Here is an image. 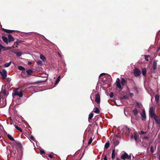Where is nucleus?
Listing matches in <instances>:
<instances>
[{"instance_id":"nucleus-7","label":"nucleus","mask_w":160,"mask_h":160,"mask_svg":"<svg viewBox=\"0 0 160 160\" xmlns=\"http://www.w3.org/2000/svg\"><path fill=\"white\" fill-rule=\"evenodd\" d=\"M112 142L114 144L115 146L118 145L119 143V141L116 138H113L112 139Z\"/></svg>"},{"instance_id":"nucleus-17","label":"nucleus","mask_w":160,"mask_h":160,"mask_svg":"<svg viewBox=\"0 0 160 160\" xmlns=\"http://www.w3.org/2000/svg\"><path fill=\"white\" fill-rule=\"evenodd\" d=\"M141 115L143 120L146 119V116L145 115V111L144 110H143V113H141Z\"/></svg>"},{"instance_id":"nucleus-52","label":"nucleus","mask_w":160,"mask_h":160,"mask_svg":"<svg viewBox=\"0 0 160 160\" xmlns=\"http://www.w3.org/2000/svg\"><path fill=\"white\" fill-rule=\"evenodd\" d=\"M45 82V81H38V83L43 82Z\"/></svg>"},{"instance_id":"nucleus-46","label":"nucleus","mask_w":160,"mask_h":160,"mask_svg":"<svg viewBox=\"0 0 160 160\" xmlns=\"http://www.w3.org/2000/svg\"><path fill=\"white\" fill-rule=\"evenodd\" d=\"M105 74H106V73H102L100 74L99 77H100L102 76H103L105 75Z\"/></svg>"},{"instance_id":"nucleus-24","label":"nucleus","mask_w":160,"mask_h":160,"mask_svg":"<svg viewBox=\"0 0 160 160\" xmlns=\"http://www.w3.org/2000/svg\"><path fill=\"white\" fill-rule=\"evenodd\" d=\"M15 142L18 146V147L20 148H22V145L21 142L17 141H15Z\"/></svg>"},{"instance_id":"nucleus-15","label":"nucleus","mask_w":160,"mask_h":160,"mask_svg":"<svg viewBox=\"0 0 160 160\" xmlns=\"http://www.w3.org/2000/svg\"><path fill=\"white\" fill-rule=\"evenodd\" d=\"M123 131H126V132H127L128 133L130 132L131 131V129L127 126L124 127V128L123 129Z\"/></svg>"},{"instance_id":"nucleus-25","label":"nucleus","mask_w":160,"mask_h":160,"mask_svg":"<svg viewBox=\"0 0 160 160\" xmlns=\"http://www.w3.org/2000/svg\"><path fill=\"white\" fill-rule=\"evenodd\" d=\"M132 112L134 113V115L135 116L137 115L138 114V109L135 108H134L132 111Z\"/></svg>"},{"instance_id":"nucleus-63","label":"nucleus","mask_w":160,"mask_h":160,"mask_svg":"<svg viewBox=\"0 0 160 160\" xmlns=\"http://www.w3.org/2000/svg\"><path fill=\"white\" fill-rule=\"evenodd\" d=\"M91 100L92 101V99L91 97Z\"/></svg>"},{"instance_id":"nucleus-53","label":"nucleus","mask_w":160,"mask_h":160,"mask_svg":"<svg viewBox=\"0 0 160 160\" xmlns=\"http://www.w3.org/2000/svg\"><path fill=\"white\" fill-rule=\"evenodd\" d=\"M134 136L133 135H132L131 136V138L132 139H133V138H134Z\"/></svg>"},{"instance_id":"nucleus-39","label":"nucleus","mask_w":160,"mask_h":160,"mask_svg":"<svg viewBox=\"0 0 160 160\" xmlns=\"http://www.w3.org/2000/svg\"><path fill=\"white\" fill-rule=\"evenodd\" d=\"M92 137H91L90 138V139H89V141L88 142V145L90 144L92 142Z\"/></svg>"},{"instance_id":"nucleus-22","label":"nucleus","mask_w":160,"mask_h":160,"mask_svg":"<svg viewBox=\"0 0 160 160\" xmlns=\"http://www.w3.org/2000/svg\"><path fill=\"white\" fill-rule=\"evenodd\" d=\"M115 150L114 149H113L111 155V158L112 159H114L115 157Z\"/></svg>"},{"instance_id":"nucleus-20","label":"nucleus","mask_w":160,"mask_h":160,"mask_svg":"<svg viewBox=\"0 0 160 160\" xmlns=\"http://www.w3.org/2000/svg\"><path fill=\"white\" fill-rule=\"evenodd\" d=\"M159 95L158 94H157L155 96V101L157 103L158 102L159 99Z\"/></svg>"},{"instance_id":"nucleus-32","label":"nucleus","mask_w":160,"mask_h":160,"mask_svg":"<svg viewBox=\"0 0 160 160\" xmlns=\"http://www.w3.org/2000/svg\"><path fill=\"white\" fill-rule=\"evenodd\" d=\"M18 96L20 97H22V96H23L22 90H20V92L19 93V94H18Z\"/></svg>"},{"instance_id":"nucleus-30","label":"nucleus","mask_w":160,"mask_h":160,"mask_svg":"<svg viewBox=\"0 0 160 160\" xmlns=\"http://www.w3.org/2000/svg\"><path fill=\"white\" fill-rule=\"evenodd\" d=\"M94 112L96 113H99L100 112V111L99 109L98 108H95V110L94 111Z\"/></svg>"},{"instance_id":"nucleus-57","label":"nucleus","mask_w":160,"mask_h":160,"mask_svg":"<svg viewBox=\"0 0 160 160\" xmlns=\"http://www.w3.org/2000/svg\"><path fill=\"white\" fill-rule=\"evenodd\" d=\"M59 55L60 57H61V55L59 53Z\"/></svg>"},{"instance_id":"nucleus-43","label":"nucleus","mask_w":160,"mask_h":160,"mask_svg":"<svg viewBox=\"0 0 160 160\" xmlns=\"http://www.w3.org/2000/svg\"><path fill=\"white\" fill-rule=\"evenodd\" d=\"M40 153L41 154L45 153V152L43 150H41L40 151Z\"/></svg>"},{"instance_id":"nucleus-42","label":"nucleus","mask_w":160,"mask_h":160,"mask_svg":"<svg viewBox=\"0 0 160 160\" xmlns=\"http://www.w3.org/2000/svg\"><path fill=\"white\" fill-rule=\"evenodd\" d=\"M150 151L152 153L154 152V148L153 147H151L150 148Z\"/></svg>"},{"instance_id":"nucleus-44","label":"nucleus","mask_w":160,"mask_h":160,"mask_svg":"<svg viewBox=\"0 0 160 160\" xmlns=\"http://www.w3.org/2000/svg\"><path fill=\"white\" fill-rule=\"evenodd\" d=\"M30 138L31 140L34 141L35 139L34 137L32 136H31L30 137Z\"/></svg>"},{"instance_id":"nucleus-3","label":"nucleus","mask_w":160,"mask_h":160,"mask_svg":"<svg viewBox=\"0 0 160 160\" xmlns=\"http://www.w3.org/2000/svg\"><path fill=\"white\" fill-rule=\"evenodd\" d=\"M149 112L151 118H154L155 117H156L157 115L154 113L153 108L152 107L150 108Z\"/></svg>"},{"instance_id":"nucleus-11","label":"nucleus","mask_w":160,"mask_h":160,"mask_svg":"<svg viewBox=\"0 0 160 160\" xmlns=\"http://www.w3.org/2000/svg\"><path fill=\"white\" fill-rule=\"evenodd\" d=\"M27 74L28 75H31L33 72V71L32 69H28L26 71Z\"/></svg>"},{"instance_id":"nucleus-18","label":"nucleus","mask_w":160,"mask_h":160,"mask_svg":"<svg viewBox=\"0 0 160 160\" xmlns=\"http://www.w3.org/2000/svg\"><path fill=\"white\" fill-rule=\"evenodd\" d=\"M142 75L143 76H145L146 75L147 72L146 68H142Z\"/></svg>"},{"instance_id":"nucleus-4","label":"nucleus","mask_w":160,"mask_h":160,"mask_svg":"<svg viewBox=\"0 0 160 160\" xmlns=\"http://www.w3.org/2000/svg\"><path fill=\"white\" fill-rule=\"evenodd\" d=\"M12 52L15 54L17 57H20L22 54V52L19 49H15L12 50Z\"/></svg>"},{"instance_id":"nucleus-37","label":"nucleus","mask_w":160,"mask_h":160,"mask_svg":"<svg viewBox=\"0 0 160 160\" xmlns=\"http://www.w3.org/2000/svg\"><path fill=\"white\" fill-rule=\"evenodd\" d=\"M11 64V62H10L9 63H6L5 64V66L6 67H8L9 66H10V65Z\"/></svg>"},{"instance_id":"nucleus-29","label":"nucleus","mask_w":160,"mask_h":160,"mask_svg":"<svg viewBox=\"0 0 160 160\" xmlns=\"http://www.w3.org/2000/svg\"><path fill=\"white\" fill-rule=\"evenodd\" d=\"M15 127L16 129L19 131L20 132H22V130L20 128H19L18 126L16 125H15Z\"/></svg>"},{"instance_id":"nucleus-5","label":"nucleus","mask_w":160,"mask_h":160,"mask_svg":"<svg viewBox=\"0 0 160 160\" xmlns=\"http://www.w3.org/2000/svg\"><path fill=\"white\" fill-rule=\"evenodd\" d=\"M134 76L136 77H138L141 74L140 70L137 68H135L133 70Z\"/></svg>"},{"instance_id":"nucleus-2","label":"nucleus","mask_w":160,"mask_h":160,"mask_svg":"<svg viewBox=\"0 0 160 160\" xmlns=\"http://www.w3.org/2000/svg\"><path fill=\"white\" fill-rule=\"evenodd\" d=\"M121 158L124 160L126 159H130L131 158V155H129L126 152H125L121 155Z\"/></svg>"},{"instance_id":"nucleus-56","label":"nucleus","mask_w":160,"mask_h":160,"mask_svg":"<svg viewBox=\"0 0 160 160\" xmlns=\"http://www.w3.org/2000/svg\"><path fill=\"white\" fill-rule=\"evenodd\" d=\"M2 45L0 44V48H1V47H2Z\"/></svg>"},{"instance_id":"nucleus-51","label":"nucleus","mask_w":160,"mask_h":160,"mask_svg":"<svg viewBox=\"0 0 160 160\" xmlns=\"http://www.w3.org/2000/svg\"><path fill=\"white\" fill-rule=\"evenodd\" d=\"M15 44H14V45H13L12 46V47L13 48H17L18 47V46L16 45L15 46Z\"/></svg>"},{"instance_id":"nucleus-35","label":"nucleus","mask_w":160,"mask_h":160,"mask_svg":"<svg viewBox=\"0 0 160 160\" xmlns=\"http://www.w3.org/2000/svg\"><path fill=\"white\" fill-rule=\"evenodd\" d=\"M60 76H59L56 81L55 84H58L60 81Z\"/></svg>"},{"instance_id":"nucleus-10","label":"nucleus","mask_w":160,"mask_h":160,"mask_svg":"<svg viewBox=\"0 0 160 160\" xmlns=\"http://www.w3.org/2000/svg\"><path fill=\"white\" fill-rule=\"evenodd\" d=\"M2 29L3 30V31L8 33H12L15 31L14 30H10L4 29L3 28H2Z\"/></svg>"},{"instance_id":"nucleus-31","label":"nucleus","mask_w":160,"mask_h":160,"mask_svg":"<svg viewBox=\"0 0 160 160\" xmlns=\"http://www.w3.org/2000/svg\"><path fill=\"white\" fill-rule=\"evenodd\" d=\"M18 68L19 70H22V71L25 70V68L23 67L22 66H18Z\"/></svg>"},{"instance_id":"nucleus-9","label":"nucleus","mask_w":160,"mask_h":160,"mask_svg":"<svg viewBox=\"0 0 160 160\" xmlns=\"http://www.w3.org/2000/svg\"><path fill=\"white\" fill-rule=\"evenodd\" d=\"M8 38L9 42H11L13 41L14 40V38H13L11 34H9L8 35Z\"/></svg>"},{"instance_id":"nucleus-38","label":"nucleus","mask_w":160,"mask_h":160,"mask_svg":"<svg viewBox=\"0 0 160 160\" xmlns=\"http://www.w3.org/2000/svg\"><path fill=\"white\" fill-rule=\"evenodd\" d=\"M150 57V55H145V59L147 61H149V60L148 59V57Z\"/></svg>"},{"instance_id":"nucleus-45","label":"nucleus","mask_w":160,"mask_h":160,"mask_svg":"<svg viewBox=\"0 0 160 160\" xmlns=\"http://www.w3.org/2000/svg\"><path fill=\"white\" fill-rule=\"evenodd\" d=\"M143 139H149L148 137L147 136H144L143 137Z\"/></svg>"},{"instance_id":"nucleus-27","label":"nucleus","mask_w":160,"mask_h":160,"mask_svg":"<svg viewBox=\"0 0 160 160\" xmlns=\"http://www.w3.org/2000/svg\"><path fill=\"white\" fill-rule=\"evenodd\" d=\"M155 120L157 122V123L160 124V120L157 117V116H156V117H155L154 118Z\"/></svg>"},{"instance_id":"nucleus-36","label":"nucleus","mask_w":160,"mask_h":160,"mask_svg":"<svg viewBox=\"0 0 160 160\" xmlns=\"http://www.w3.org/2000/svg\"><path fill=\"white\" fill-rule=\"evenodd\" d=\"M37 64L39 65L42 66V61L40 60L38 61L37 62Z\"/></svg>"},{"instance_id":"nucleus-8","label":"nucleus","mask_w":160,"mask_h":160,"mask_svg":"<svg viewBox=\"0 0 160 160\" xmlns=\"http://www.w3.org/2000/svg\"><path fill=\"white\" fill-rule=\"evenodd\" d=\"M1 75L3 79L5 78L7 76V72L5 69H3L1 72Z\"/></svg>"},{"instance_id":"nucleus-50","label":"nucleus","mask_w":160,"mask_h":160,"mask_svg":"<svg viewBox=\"0 0 160 160\" xmlns=\"http://www.w3.org/2000/svg\"><path fill=\"white\" fill-rule=\"evenodd\" d=\"M104 160H107V158L106 155H105L104 158Z\"/></svg>"},{"instance_id":"nucleus-26","label":"nucleus","mask_w":160,"mask_h":160,"mask_svg":"<svg viewBox=\"0 0 160 160\" xmlns=\"http://www.w3.org/2000/svg\"><path fill=\"white\" fill-rule=\"evenodd\" d=\"M22 42V40H19L18 39H17L16 41L14 42V44H16L18 46L19 43H21Z\"/></svg>"},{"instance_id":"nucleus-49","label":"nucleus","mask_w":160,"mask_h":160,"mask_svg":"<svg viewBox=\"0 0 160 160\" xmlns=\"http://www.w3.org/2000/svg\"><path fill=\"white\" fill-rule=\"evenodd\" d=\"M48 156L51 158H53V156H52V155L51 154H49L48 155Z\"/></svg>"},{"instance_id":"nucleus-21","label":"nucleus","mask_w":160,"mask_h":160,"mask_svg":"<svg viewBox=\"0 0 160 160\" xmlns=\"http://www.w3.org/2000/svg\"><path fill=\"white\" fill-rule=\"evenodd\" d=\"M93 116V113L91 112L89 115L88 118V121L89 122H90V120L92 119Z\"/></svg>"},{"instance_id":"nucleus-54","label":"nucleus","mask_w":160,"mask_h":160,"mask_svg":"<svg viewBox=\"0 0 160 160\" xmlns=\"http://www.w3.org/2000/svg\"><path fill=\"white\" fill-rule=\"evenodd\" d=\"M1 48H2V49H4L5 48V47L2 45V47H1Z\"/></svg>"},{"instance_id":"nucleus-40","label":"nucleus","mask_w":160,"mask_h":160,"mask_svg":"<svg viewBox=\"0 0 160 160\" xmlns=\"http://www.w3.org/2000/svg\"><path fill=\"white\" fill-rule=\"evenodd\" d=\"M126 98H127L126 96L125 95H124L123 97H121L120 99L121 100L125 99H126Z\"/></svg>"},{"instance_id":"nucleus-47","label":"nucleus","mask_w":160,"mask_h":160,"mask_svg":"<svg viewBox=\"0 0 160 160\" xmlns=\"http://www.w3.org/2000/svg\"><path fill=\"white\" fill-rule=\"evenodd\" d=\"M146 132H144L143 131H141V133H140V134H144V133H145Z\"/></svg>"},{"instance_id":"nucleus-19","label":"nucleus","mask_w":160,"mask_h":160,"mask_svg":"<svg viewBox=\"0 0 160 160\" xmlns=\"http://www.w3.org/2000/svg\"><path fill=\"white\" fill-rule=\"evenodd\" d=\"M2 38L5 43L7 44L8 43V39L6 37L4 36H2Z\"/></svg>"},{"instance_id":"nucleus-16","label":"nucleus","mask_w":160,"mask_h":160,"mask_svg":"<svg viewBox=\"0 0 160 160\" xmlns=\"http://www.w3.org/2000/svg\"><path fill=\"white\" fill-rule=\"evenodd\" d=\"M19 92V88H17L14 92V93H12V95H14V96H18Z\"/></svg>"},{"instance_id":"nucleus-61","label":"nucleus","mask_w":160,"mask_h":160,"mask_svg":"<svg viewBox=\"0 0 160 160\" xmlns=\"http://www.w3.org/2000/svg\"><path fill=\"white\" fill-rule=\"evenodd\" d=\"M117 160H119V159L118 158H117Z\"/></svg>"},{"instance_id":"nucleus-33","label":"nucleus","mask_w":160,"mask_h":160,"mask_svg":"<svg viewBox=\"0 0 160 160\" xmlns=\"http://www.w3.org/2000/svg\"><path fill=\"white\" fill-rule=\"evenodd\" d=\"M109 145H110L109 142H107L105 145V146H104L105 148H108Z\"/></svg>"},{"instance_id":"nucleus-28","label":"nucleus","mask_w":160,"mask_h":160,"mask_svg":"<svg viewBox=\"0 0 160 160\" xmlns=\"http://www.w3.org/2000/svg\"><path fill=\"white\" fill-rule=\"evenodd\" d=\"M40 58L44 62L46 60V58L42 54H41Z\"/></svg>"},{"instance_id":"nucleus-64","label":"nucleus","mask_w":160,"mask_h":160,"mask_svg":"<svg viewBox=\"0 0 160 160\" xmlns=\"http://www.w3.org/2000/svg\"><path fill=\"white\" fill-rule=\"evenodd\" d=\"M101 160H103V159L102 158Z\"/></svg>"},{"instance_id":"nucleus-23","label":"nucleus","mask_w":160,"mask_h":160,"mask_svg":"<svg viewBox=\"0 0 160 160\" xmlns=\"http://www.w3.org/2000/svg\"><path fill=\"white\" fill-rule=\"evenodd\" d=\"M157 66V63L155 61H154L153 64V68L154 70H156Z\"/></svg>"},{"instance_id":"nucleus-59","label":"nucleus","mask_w":160,"mask_h":160,"mask_svg":"<svg viewBox=\"0 0 160 160\" xmlns=\"http://www.w3.org/2000/svg\"><path fill=\"white\" fill-rule=\"evenodd\" d=\"M1 50H2L1 48H0V53H1Z\"/></svg>"},{"instance_id":"nucleus-14","label":"nucleus","mask_w":160,"mask_h":160,"mask_svg":"<svg viewBox=\"0 0 160 160\" xmlns=\"http://www.w3.org/2000/svg\"><path fill=\"white\" fill-rule=\"evenodd\" d=\"M21 75L24 78H25L27 77V75L25 70L22 71L21 73Z\"/></svg>"},{"instance_id":"nucleus-41","label":"nucleus","mask_w":160,"mask_h":160,"mask_svg":"<svg viewBox=\"0 0 160 160\" xmlns=\"http://www.w3.org/2000/svg\"><path fill=\"white\" fill-rule=\"evenodd\" d=\"M113 95H114V94H113V93L112 92H111L110 93L109 96L111 98H112L113 97Z\"/></svg>"},{"instance_id":"nucleus-48","label":"nucleus","mask_w":160,"mask_h":160,"mask_svg":"<svg viewBox=\"0 0 160 160\" xmlns=\"http://www.w3.org/2000/svg\"><path fill=\"white\" fill-rule=\"evenodd\" d=\"M134 139L136 141H137L138 139V137L137 136H134Z\"/></svg>"},{"instance_id":"nucleus-58","label":"nucleus","mask_w":160,"mask_h":160,"mask_svg":"<svg viewBox=\"0 0 160 160\" xmlns=\"http://www.w3.org/2000/svg\"><path fill=\"white\" fill-rule=\"evenodd\" d=\"M158 159L159 160H160V154L159 155V157L158 158Z\"/></svg>"},{"instance_id":"nucleus-13","label":"nucleus","mask_w":160,"mask_h":160,"mask_svg":"<svg viewBox=\"0 0 160 160\" xmlns=\"http://www.w3.org/2000/svg\"><path fill=\"white\" fill-rule=\"evenodd\" d=\"M7 91L6 89H4L3 91H1L0 93V96L1 95V94H2L4 96H7Z\"/></svg>"},{"instance_id":"nucleus-1","label":"nucleus","mask_w":160,"mask_h":160,"mask_svg":"<svg viewBox=\"0 0 160 160\" xmlns=\"http://www.w3.org/2000/svg\"><path fill=\"white\" fill-rule=\"evenodd\" d=\"M127 81L123 78H122L121 82L119 78H117L116 81V85L118 88L120 89V90H122L123 89V87H122L121 84L123 86H124L127 84Z\"/></svg>"},{"instance_id":"nucleus-34","label":"nucleus","mask_w":160,"mask_h":160,"mask_svg":"<svg viewBox=\"0 0 160 160\" xmlns=\"http://www.w3.org/2000/svg\"><path fill=\"white\" fill-rule=\"evenodd\" d=\"M136 107H138V108H140V106L141 105V104L140 103L138 102H136Z\"/></svg>"},{"instance_id":"nucleus-55","label":"nucleus","mask_w":160,"mask_h":160,"mask_svg":"<svg viewBox=\"0 0 160 160\" xmlns=\"http://www.w3.org/2000/svg\"><path fill=\"white\" fill-rule=\"evenodd\" d=\"M31 63H32L31 62H28V65H30V64H31Z\"/></svg>"},{"instance_id":"nucleus-60","label":"nucleus","mask_w":160,"mask_h":160,"mask_svg":"<svg viewBox=\"0 0 160 160\" xmlns=\"http://www.w3.org/2000/svg\"><path fill=\"white\" fill-rule=\"evenodd\" d=\"M134 88L135 89H137V87H134Z\"/></svg>"},{"instance_id":"nucleus-12","label":"nucleus","mask_w":160,"mask_h":160,"mask_svg":"<svg viewBox=\"0 0 160 160\" xmlns=\"http://www.w3.org/2000/svg\"><path fill=\"white\" fill-rule=\"evenodd\" d=\"M6 134H7V137H8V138L10 140L12 141H14L15 142L16 141L14 138H13L9 134H8L7 132L6 133Z\"/></svg>"},{"instance_id":"nucleus-6","label":"nucleus","mask_w":160,"mask_h":160,"mask_svg":"<svg viewBox=\"0 0 160 160\" xmlns=\"http://www.w3.org/2000/svg\"><path fill=\"white\" fill-rule=\"evenodd\" d=\"M95 101L98 104L100 102V96L99 93H97L95 95Z\"/></svg>"},{"instance_id":"nucleus-62","label":"nucleus","mask_w":160,"mask_h":160,"mask_svg":"<svg viewBox=\"0 0 160 160\" xmlns=\"http://www.w3.org/2000/svg\"><path fill=\"white\" fill-rule=\"evenodd\" d=\"M0 103L1 104H2V103L1 102V101L0 100Z\"/></svg>"}]
</instances>
